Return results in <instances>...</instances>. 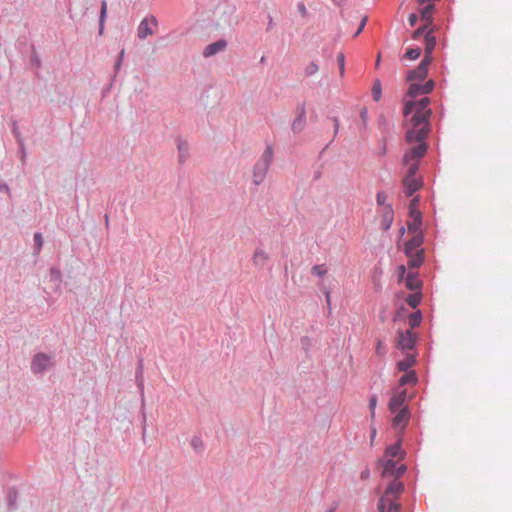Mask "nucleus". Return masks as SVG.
Returning a JSON list of instances; mask_svg holds the SVG:
<instances>
[{"label":"nucleus","instance_id":"5701e85b","mask_svg":"<svg viewBox=\"0 0 512 512\" xmlns=\"http://www.w3.org/2000/svg\"><path fill=\"white\" fill-rule=\"evenodd\" d=\"M17 498L18 492L15 487H11L7 491L6 499L8 504V509L15 510L17 508Z\"/></svg>","mask_w":512,"mask_h":512},{"label":"nucleus","instance_id":"f704fd0d","mask_svg":"<svg viewBox=\"0 0 512 512\" xmlns=\"http://www.w3.org/2000/svg\"><path fill=\"white\" fill-rule=\"evenodd\" d=\"M430 30H433L428 24H423L422 26L418 27L412 34V38L414 40H418L420 37H424L426 33L430 32Z\"/></svg>","mask_w":512,"mask_h":512},{"label":"nucleus","instance_id":"bb28decb","mask_svg":"<svg viewBox=\"0 0 512 512\" xmlns=\"http://www.w3.org/2000/svg\"><path fill=\"white\" fill-rule=\"evenodd\" d=\"M378 128L382 131L383 136H386L388 138L390 136V129L391 125L389 121L386 119V117L381 114L378 116Z\"/></svg>","mask_w":512,"mask_h":512},{"label":"nucleus","instance_id":"c9c22d12","mask_svg":"<svg viewBox=\"0 0 512 512\" xmlns=\"http://www.w3.org/2000/svg\"><path fill=\"white\" fill-rule=\"evenodd\" d=\"M177 147L179 151V163L182 164L187 158L188 144L186 142L179 141Z\"/></svg>","mask_w":512,"mask_h":512},{"label":"nucleus","instance_id":"603ef678","mask_svg":"<svg viewBox=\"0 0 512 512\" xmlns=\"http://www.w3.org/2000/svg\"><path fill=\"white\" fill-rule=\"evenodd\" d=\"M407 267L408 266H405L403 264L398 266V268H397V275H398V280L399 281H404L405 280V277L408 274Z\"/></svg>","mask_w":512,"mask_h":512},{"label":"nucleus","instance_id":"f3484780","mask_svg":"<svg viewBox=\"0 0 512 512\" xmlns=\"http://www.w3.org/2000/svg\"><path fill=\"white\" fill-rule=\"evenodd\" d=\"M405 399H406V391L405 390L394 394L389 400V404H388L389 411L392 414H394L397 411H399L402 407H405L404 406Z\"/></svg>","mask_w":512,"mask_h":512},{"label":"nucleus","instance_id":"473e14b6","mask_svg":"<svg viewBox=\"0 0 512 512\" xmlns=\"http://www.w3.org/2000/svg\"><path fill=\"white\" fill-rule=\"evenodd\" d=\"M235 12V7L234 6H225V10L223 12V15L226 16L224 22L229 26V27H232L236 21L233 20V14Z\"/></svg>","mask_w":512,"mask_h":512},{"label":"nucleus","instance_id":"e2e57ef3","mask_svg":"<svg viewBox=\"0 0 512 512\" xmlns=\"http://www.w3.org/2000/svg\"><path fill=\"white\" fill-rule=\"evenodd\" d=\"M34 242L39 248L42 246V236L41 233L37 232L34 234Z\"/></svg>","mask_w":512,"mask_h":512},{"label":"nucleus","instance_id":"6e6552de","mask_svg":"<svg viewBox=\"0 0 512 512\" xmlns=\"http://www.w3.org/2000/svg\"><path fill=\"white\" fill-rule=\"evenodd\" d=\"M395 416L392 419V427L398 430V435H404V431L410 420V410L407 406L402 407L399 411L394 413Z\"/></svg>","mask_w":512,"mask_h":512},{"label":"nucleus","instance_id":"393cba45","mask_svg":"<svg viewBox=\"0 0 512 512\" xmlns=\"http://www.w3.org/2000/svg\"><path fill=\"white\" fill-rule=\"evenodd\" d=\"M268 260V255L261 249H256L253 255V262L258 267H264Z\"/></svg>","mask_w":512,"mask_h":512},{"label":"nucleus","instance_id":"a211bd4d","mask_svg":"<svg viewBox=\"0 0 512 512\" xmlns=\"http://www.w3.org/2000/svg\"><path fill=\"white\" fill-rule=\"evenodd\" d=\"M405 286L410 291H421L423 283L419 279L418 272L410 271L405 277Z\"/></svg>","mask_w":512,"mask_h":512},{"label":"nucleus","instance_id":"37998d69","mask_svg":"<svg viewBox=\"0 0 512 512\" xmlns=\"http://www.w3.org/2000/svg\"><path fill=\"white\" fill-rule=\"evenodd\" d=\"M311 273L318 277H323L327 273V269L323 264H316L312 267Z\"/></svg>","mask_w":512,"mask_h":512},{"label":"nucleus","instance_id":"58836bf2","mask_svg":"<svg viewBox=\"0 0 512 512\" xmlns=\"http://www.w3.org/2000/svg\"><path fill=\"white\" fill-rule=\"evenodd\" d=\"M419 170V162L418 161H415L414 163L410 164L409 167H408V170H407V173L406 175L404 176V178H407V179H416L415 178V175L417 174Z\"/></svg>","mask_w":512,"mask_h":512},{"label":"nucleus","instance_id":"2eb2a0df","mask_svg":"<svg viewBox=\"0 0 512 512\" xmlns=\"http://www.w3.org/2000/svg\"><path fill=\"white\" fill-rule=\"evenodd\" d=\"M227 45L228 43L225 39H219L213 43L208 44L204 48L202 55L205 58L212 57L220 52H223L226 49Z\"/></svg>","mask_w":512,"mask_h":512},{"label":"nucleus","instance_id":"4468645a","mask_svg":"<svg viewBox=\"0 0 512 512\" xmlns=\"http://www.w3.org/2000/svg\"><path fill=\"white\" fill-rule=\"evenodd\" d=\"M404 491V484L398 479H394L387 485L383 496L387 499L398 500Z\"/></svg>","mask_w":512,"mask_h":512},{"label":"nucleus","instance_id":"09e8293b","mask_svg":"<svg viewBox=\"0 0 512 512\" xmlns=\"http://www.w3.org/2000/svg\"><path fill=\"white\" fill-rule=\"evenodd\" d=\"M318 64L314 61L310 62L309 65L305 68V75L312 76L318 71Z\"/></svg>","mask_w":512,"mask_h":512},{"label":"nucleus","instance_id":"b1692460","mask_svg":"<svg viewBox=\"0 0 512 512\" xmlns=\"http://www.w3.org/2000/svg\"><path fill=\"white\" fill-rule=\"evenodd\" d=\"M414 293L409 294L405 301L406 303L413 309H416L422 300V292L421 291H413Z\"/></svg>","mask_w":512,"mask_h":512},{"label":"nucleus","instance_id":"6ab92c4d","mask_svg":"<svg viewBox=\"0 0 512 512\" xmlns=\"http://www.w3.org/2000/svg\"><path fill=\"white\" fill-rule=\"evenodd\" d=\"M393 221H394L393 207H392V205H386L383 210V213H382V220H381L382 229L384 231H388L391 228Z\"/></svg>","mask_w":512,"mask_h":512},{"label":"nucleus","instance_id":"aec40b11","mask_svg":"<svg viewBox=\"0 0 512 512\" xmlns=\"http://www.w3.org/2000/svg\"><path fill=\"white\" fill-rule=\"evenodd\" d=\"M434 30H430V32L425 35V53L424 57H428V59L433 60V51L436 46V37L434 36Z\"/></svg>","mask_w":512,"mask_h":512},{"label":"nucleus","instance_id":"c756f323","mask_svg":"<svg viewBox=\"0 0 512 512\" xmlns=\"http://www.w3.org/2000/svg\"><path fill=\"white\" fill-rule=\"evenodd\" d=\"M107 15V1L102 0L101 1V9H100V15H99V34L102 35L104 31V22Z\"/></svg>","mask_w":512,"mask_h":512},{"label":"nucleus","instance_id":"a18cd8bd","mask_svg":"<svg viewBox=\"0 0 512 512\" xmlns=\"http://www.w3.org/2000/svg\"><path fill=\"white\" fill-rule=\"evenodd\" d=\"M11 131H12L13 136L16 139V142L23 140V137H22L21 132L18 127V123L15 120L12 121Z\"/></svg>","mask_w":512,"mask_h":512},{"label":"nucleus","instance_id":"20e7f679","mask_svg":"<svg viewBox=\"0 0 512 512\" xmlns=\"http://www.w3.org/2000/svg\"><path fill=\"white\" fill-rule=\"evenodd\" d=\"M430 104V98L423 97L419 100L406 101L403 108V114L405 117L412 114V116H420V118H427L430 121L432 110L428 107Z\"/></svg>","mask_w":512,"mask_h":512},{"label":"nucleus","instance_id":"ea45409f","mask_svg":"<svg viewBox=\"0 0 512 512\" xmlns=\"http://www.w3.org/2000/svg\"><path fill=\"white\" fill-rule=\"evenodd\" d=\"M191 446L193 447V449L196 451V452H200L203 450L204 448V444H203V441H202V438L201 436L199 435H194L191 439Z\"/></svg>","mask_w":512,"mask_h":512},{"label":"nucleus","instance_id":"412c9836","mask_svg":"<svg viewBox=\"0 0 512 512\" xmlns=\"http://www.w3.org/2000/svg\"><path fill=\"white\" fill-rule=\"evenodd\" d=\"M435 9V6L433 4H428L420 9V18L422 21H424V24H428V26H432L433 24V11Z\"/></svg>","mask_w":512,"mask_h":512},{"label":"nucleus","instance_id":"f8f14e48","mask_svg":"<svg viewBox=\"0 0 512 512\" xmlns=\"http://www.w3.org/2000/svg\"><path fill=\"white\" fill-rule=\"evenodd\" d=\"M403 436L398 435V438L394 444H391L385 449V459L403 460L406 457V452L402 449Z\"/></svg>","mask_w":512,"mask_h":512},{"label":"nucleus","instance_id":"1a4fd4ad","mask_svg":"<svg viewBox=\"0 0 512 512\" xmlns=\"http://www.w3.org/2000/svg\"><path fill=\"white\" fill-rule=\"evenodd\" d=\"M432 61L433 60L428 59V57H423L417 68L407 72L406 79L408 81L424 80L428 75V67Z\"/></svg>","mask_w":512,"mask_h":512},{"label":"nucleus","instance_id":"4c0bfd02","mask_svg":"<svg viewBox=\"0 0 512 512\" xmlns=\"http://www.w3.org/2000/svg\"><path fill=\"white\" fill-rule=\"evenodd\" d=\"M420 55H421V48L411 47V48L407 49L406 53L404 54V58L409 59V60H416L420 57Z\"/></svg>","mask_w":512,"mask_h":512},{"label":"nucleus","instance_id":"5fc2aeb1","mask_svg":"<svg viewBox=\"0 0 512 512\" xmlns=\"http://www.w3.org/2000/svg\"><path fill=\"white\" fill-rule=\"evenodd\" d=\"M296 116L306 118L305 103H301L296 108Z\"/></svg>","mask_w":512,"mask_h":512},{"label":"nucleus","instance_id":"7c9ffc66","mask_svg":"<svg viewBox=\"0 0 512 512\" xmlns=\"http://www.w3.org/2000/svg\"><path fill=\"white\" fill-rule=\"evenodd\" d=\"M422 312L420 310H416L413 313H410L408 316L409 325L412 329L418 327L421 324L422 321Z\"/></svg>","mask_w":512,"mask_h":512},{"label":"nucleus","instance_id":"8fccbe9b","mask_svg":"<svg viewBox=\"0 0 512 512\" xmlns=\"http://www.w3.org/2000/svg\"><path fill=\"white\" fill-rule=\"evenodd\" d=\"M337 64L339 66L340 75L343 76L345 72V56L342 52L337 55Z\"/></svg>","mask_w":512,"mask_h":512},{"label":"nucleus","instance_id":"f03ea898","mask_svg":"<svg viewBox=\"0 0 512 512\" xmlns=\"http://www.w3.org/2000/svg\"><path fill=\"white\" fill-rule=\"evenodd\" d=\"M411 127L406 132V141L408 143H421L425 142L428 137L431 124L430 121H427V118H420V116H411L410 119Z\"/></svg>","mask_w":512,"mask_h":512},{"label":"nucleus","instance_id":"9d476101","mask_svg":"<svg viewBox=\"0 0 512 512\" xmlns=\"http://www.w3.org/2000/svg\"><path fill=\"white\" fill-rule=\"evenodd\" d=\"M417 336L411 330L398 331L397 347L401 350H413L416 346Z\"/></svg>","mask_w":512,"mask_h":512},{"label":"nucleus","instance_id":"c03bdc74","mask_svg":"<svg viewBox=\"0 0 512 512\" xmlns=\"http://www.w3.org/2000/svg\"><path fill=\"white\" fill-rule=\"evenodd\" d=\"M388 504L387 512H401L402 506L397 500L388 499Z\"/></svg>","mask_w":512,"mask_h":512},{"label":"nucleus","instance_id":"052dcab7","mask_svg":"<svg viewBox=\"0 0 512 512\" xmlns=\"http://www.w3.org/2000/svg\"><path fill=\"white\" fill-rule=\"evenodd\" d=\"M360 118L361 120L363 121L364 124H366L367 120H368V110L367 108H362L360 110Z\"/></svg>","mask_w":512,"mask_h":512},{"label":"nucleus","instance_id":"a878e982","mask_svg":"<svg viewBox=\"0 0 512 512\" xmlns=\"http://www.w3.org/2000/svg\"><path fill=\"white\" fill-rule=\"evenodd\" d=\"M423 220L421 218L411 219L407 222V230L411 234L423 233L422 231Z\"/></svg>","mask_w":512,"mask_h":512},{"label":"nucleus","instance_id":"3c124183","mask_svg":"<svg viewBox=\"0 0 512 512\" xmlns=\"http://www.w3.org/2000/svg\"><path fill=\"white\" fill-rule=\"evenodd\" d=\"M387 200V194L384 191H379L376 195V201L379 206H383L385 208Z\"/></svg>","mask_w":512,"mask_h":512},{"label":"nucleus","instance_id":"c85d7f7f","mask_svg":"<svg viewBox=\"0 0 512 512\" xmlns=\"http://www.w3.org/2000/svg\"><path fill=\"white\" fill-rule=\"evenodd\" d=\"M135 378L137 381V386L143 392L144 384H143V359L140 358L138 360V365L135 372Z\"/></svg>","mask_w":512,"mask_h":512},{"label":"nucleus","instance_id":"39448f33","mask_svg":"<svg viewBox=\"0 0 512 512\" xmlns=\"http://www.w3.org/2000/svg\"><path fill=\"white\" fill-rule=\"evenodd\" d=\"M53 365V355L39 352L32 357L30 368L34 375H42Z\"/></svg>","mask_w":512,"mask_h":512},{"label":"nucleus","instance_id":"4be33fe9","mask_svg":"<svg viewBox=\"0 0 512 512\" xmlns=\"http://www.w3.org/2000/svg\"><path fill=\"white\" fill-rule=\"evenodd\" d=\"M416 363V356L412 354L406 355L405 358L397 363L399 371L407 372Z\"/></svg>","mask_w":512,"mask_h":512},{"label":"nucleus","instance_id":"dca6fc26","mask_svg":"<svg viewBox=\"0 0 512 512\" xmlns=\"http://www.w3.org/2000/svg\"><path fill=\"white\" fill-rule=\"evenodd\" d=\"M403 192L406 197H413V195L422 187V179H402Z\"/></svg>","mask_w":512,"mask_h":512},{"label":"nucleus","instance_id":"9b49d317","mask_svg":"<svg viewBox=\"0 0 512 512\" xmlns=\"http://www.w3.org/2000/svg\"><path fill=\"white\" fill-rule=\"evenodd\" d=\"M435 87L434 80L430 79L424 84L411 83L409 85L407 96L414 99L419 95H427L433 91Z\"/></svg>","mask_w":512,"mask_h":512},{"label":"nucleus","instance_id":"338daca9","mask_svg":"<svg viewBox=\"0 0 512 512\" xmlns=\"http://www.w3.org/2000/svg\"><path fill=\"white\" fill-rule=\"evenodd\" d=\"M0 192H10V188L5 182H0Z\"/></svg>","mask_w":512,"mask_h":512},{"label":"nucleus","instance_id":"79ce46f5","mask_svg":"<svg viewBox=\"0 0 512 512\" xmlns=\"http://www.w3.org/2000/svg\"><path fill=\"white\" fill-rule=\"evenodd\" d=\"M31 49H32V52L30 55V64L32 67H35L38 69L41 66L40 57L38 56L34 46H32Z\"/></svg>","mask_w":512,"mask_h":512},{"label":"nucleus","instance_id":"f257e3e1","mask_svg":"<svg viewBox=\"0 0 512 512\" xmlns=\"http://www.w3.org/2000/svg\"><path fill=\"white\" fill-rule=\"evenodd\" d=\"M424 239V233H416L404 243L403 252L408 258L407 266L410 270L417 269L424 263L425 251L421 248Z\"/></svg>","mask_w":512,"mask_h":512},{"label":"nucleus","instance_id":"864d4df0","mask_svg":"<svg viewBox=\"0 0 512 512\" xmlns=\"http://www.w3.org/2000/svg\"><path fill=\"white\" fill-rule=\"evenodd\" d=\"M376 405H377V396L376 395H372L370 397V400H369V409H370V413H371V417L372 418L375 416Z\"/></svg>","mask_w":512,"mask_h":512},{"label":"nucleus","instance_id":"ddd939ff","mask_svg":"<svg viewBox=\"0 0 512 512\" xmlns=\"http://www.w3.org/2000/svg\"><path fill=\"white\" fill-rule=\"evenodd\" d=\"M428 150V144L426 142L418 143L412 147L409 152H406L403 156V164L407 165L410 160L419 161L423 158Z\"/></svg>","mask_w":512,"mask_h":512},{"label":"nucleus","instance_id":"49530a36","mask_svg":"<svg viewBox=\"0 0 512 512\" xmlns=\"http://www.w3.org/2000/svg\"><path fill=\"white\" fill-rule=\"evenodd\" d=\"M387 139L386 136H382V139L380 141V147L378 151L375 153L378 156H385L387 153Z\"/></svg>","mask_w":512,"mask_h":512},{"label":"nucleus","instance_id":"6e6d98bb","mask_svg":"<svg viewBox=\"0 0 512 512\" xmlns=\"http://www.w3.org/2000/svg\"><path fill=\"white\" fill-rule=\"evenodd\" d=\"M297 11L302 17H306L308 15L307 8L303 2L297 3Z\"/></svg>","mask_w":512,"mask_h":512},{"label":"nucleus","instance_id":"2f4dec72","mask_svg":"<svg viewBox=\"0 0 512 512\" xmlns=\"http://www.w3.org/2000/svg\"><path fill=\"white\" fill-rule=\"evenodd\" d=\"M306 125V118L296 116L291 124V130L294 133H300L303 131Z\"/></svg>","mask_w":512,"mask_h":512},{"label":"nucleus","instance_id":"de8ad7c7","mask_svg":"<svg viewBox=\"0 0 512 512\" xmlns=\"http://www.w3.org/2000/svg\"><path fill=\"white\" fill-rule=\"evenodd\" d=\"M388 499L385 496H381L377 503L378 512H387Z\"/></svg>","mask_w":512,"mask_h":512},{"label":"nucleus","instance_id":"cd10ccee","mask_svg":"<svg viewBox=\"0 0 512 512\" xmlns=\"http://www.w3.org/2000/svg\"><path fill=\"white\" fill-rule=\"evenodd\" d=\"M417 382V374L415 371H407L399 379V385L414 384Z\"/></svg>","mask_w":512,"mask_h":512},{"label":"nucleus","instance_id":"69168bd1","mask_svg":"<svg viewBox=\"0 0 512 512\" xmlns=\"http://www.w3.org/2000/svg\"><path fill=\"white\" fill-rule=\"evenodd\" d=\"M112 83L113 81L111 80V82L102 89V97H105L110 92Z\"/></svg>","mask_w":512,"mask_h":512},{"label":"nucleus","instance_id":"774afa93","mask_svg":"<svg viewBox=\"0 0 512 512\" xmlns=\"http://www.w3.org/2000/svg\"><path fill=\"white\" fill-rule=\"evenodd\" d=\"M338 508V502H334L333 505L326 510V512H334Z\"/></svg>","mask_w":512,"mask_h":512},{"label":"nucleus","instance_id":"680f3d73","mask_svg":"<svg viewBox=\"0 0 512 512\" xmlns=\"http://www.w3.org/2000/svg\"><path fill=\"white\" fill-rule=\"evenodd\" d=\"M418 17L415 13H411L408 17V22L411 27L415 26L417 23Z\"/></svg>","mask_w":512,"mask_h":512},{"label":"nucleus","instance_id":"0e129e2a","mask_svg":"<svg viewBox=\"0 0 512 512\" xmlns=\"http://www.w3.org/2000/svg\"><path fill=\"white\" fill-rule=\"evenodd\" d=\"M332 120H333V124H334V137H335L339 132L340 124H339V119L337 117H333Z\"/></svg>","mask_w":512,"mask_h":512},{"label":"nucleus","instance_id":"e433bc0d","mask_svg":"<svg viewBox=\"0 0 512 512\" xmlns=\"http://www.w3.org/2000/svg\"><path fill=\"white\" fill-rule=\"evenodd\" d=\"M124 57H125V51H124V49H122L119 52V54L117 55L116 61L114 63V75L112 76V81H114L117 73L119 72V70L122 66V63L124 61Z\"/></svg>","mask_w":512,"mask_h":512},{"label":"nucleus","instance_id":"423d86ee","mask_svg":"<svg viewBox=\"0 0 512 512\" xmlns=\"http://www.w3.org/2000/svg\"><path fill=\"white\" fill-rule=\"evenodd\" d=\"M159 22L154 15L145 16L137 27V37L140 40H145L148 36H152L156 33Z\"/></svg>","mask_w":512,"mask_h":512},{"label":"nucleus","instance_id":"bf43d9fd","mask_svg":"<svg viewBox=\"0 0 512 512\" xmlns=\"http://www.w3.org/2000/svg\"><path fill=\"white\" fill-rule=\"evenodd\" d=\"M367 20H368V17L367 16H364L361 21H360V24H359V27L358 29L356 30V32L354 33V37H357L364 29L366 23H367Z\"/></svg>","mask_w":512,"mask_h":512},{"label":"nucleus","instance_id":"7ed1b4c3","mask_svg":"<svg viewBox=\"0 0 512 512\" xmlns=\"http://www.w3.org/2000/svg\"><path fill=\"white\" fill-rule=\"evenodd\" d=\"M273 161V148L268 144L263 151L261 157L257 160L253 167L252 182L258 186L265 180L267 172Z\"/></svg>","mask_w":512,"mask_h":512},{"label":"nucleus","instance_id":"4d7b16f0","mask_svg":"<svg viewBox=\"0 0 512 512\" xmlns=\"http://www.w3.org/2000/svg\"><path fill=\"white\" fill-rule=\"evenodd\" d=\"M419 203H420V197L414 196L409 203L408 210L418 209Z\"/></svg>","mask_w":512,"mask_h":512},{"label":"nucleus","instance_id":"72a5a7b5","mask_svg":"<svg viewBox=\"0 0 512 512\" xmlns=\"http://www.w3.org/2000/svg\"><path fill=\"white\" fill-rule=\"evenodd\" d=\"M372 97L374 101H379L382 97V86L381 81L376 79L372 86Z\"/></svg>","mask_w":512,"mask_h":512},{"label":"nucleus","instance_id":"0eeeda50","mask_svg":"<svg viewBox=\"0 0 512 512\" xmlns=\"http://www.w3.org/2000/svg\"><path fill=\"white\" fill-rule=\"evenodd\" d=\"M382 465V475L384 477L393 476L396 479H399L403 476L407 470L406 465L401 464L398 465L397 461L394 459H383L381 461Z\"/></svg>","mask_w":512,"mask_h":512},{"label":"nucleus","instance_id":"a19ab883","mask_svg":"<svg viewBox=\"0 0 512 512\" xmlns=\"http://www.w3.org/2000/svg\"><path fill=\"white\" fill-rule=\"evenodd\" d=\"M17 144H18V148H19L18 155L20 157L22 164L24 165L26 163V158H27V152H26L24 139L21 141H17Z\"/></svg>","mask_w":512,"mask_h":512},{"label":"nucleus","instance_id":"13d9d810","mask_svg":"<svg viewBox=\"0 0 512 512\" xmlns=\"http://www.w3.org/2000/svg\"><path fill=\"white\" fill-rule=\"evenodd\" d=\"M408 216L410 219H417V217L423 219L422 212L419 209L408 210Z\"/></svg>","mask_w":512,"mask_h":512}]
</instances>
